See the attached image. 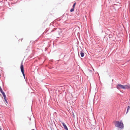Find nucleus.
Masks as SVG:
<instances>
[{
	"label": "nucleus",
	"mask_w": 130,
	"mask_h": 130,
	"mask_svg": "<svg viewBox=\"0 0 130 130\" xmlns=\"http://www.w3.org/2000/svg\"><path fill=\"white\" fill-rule=\"evenodd\" d=\"M0 130H1V128H0Z\"/></svg>",
	"instance_id": "17"
},
{
	"label": "nucleus",
	"mask_w": 130,
	"mask_h": 130,
	"mask_svg": "<svg viewBox=\"0 0 130 130\" xmlns=\"http://www.w3.org/2000/svg\"><path fill=\"white\" fill-rule=\"evenodd\" d=\"M128 110L127 109V112H126V113H127L128 112Z\"/></svg>",
	"instance_id": "14"
},
{
	"label": "nucleus",
	"mask_w": 130,
	"mask_h": 130,
	"mask_svg": "<svg viewBox=\"0 0 130 130\" xmlns=\"http://www.w3.org/2000/svg\"><path fill=\"white\" fill-rule=\"evenodd\" d=\"M76 4V3H74V4H73V7L74 8V7H75V5Z\"/></svg>",
	"instance_id": "10"
},
{
	"label": "nucleus",
	"mask_w": 130,
	"mask_h": 130,
	"mask_svg": "<svg viewBox=\"0 0 130 130\" xmlns=\"http://www.w3.org/2000/svg\"><path fill=\"white\" fill-rule=\"evenodd\" d=\"M62 124L63 126L64 129L66 130H68V128H67V127L66 126L65 124L64 123H63V122L62 123Z\"/></svg>",
	"instance_id": "5"
},
{
	"label": "nucleus",
	"mask_w": 130,
	"mask_h": 130,
	"mask_svg": "<svg viewBox=\"0 0 130 130\" xmlns=\"http://www.w3.org/2000/svg\"><path fill=\"white\" fill-rule=\"evenodd\" d=\"M130 107H129V106H128V107H127V109L128 110H129L130 109Z\"/></svg>",
	"instance_id": "13"
},
{
	"label": "nucleus",
	"mask_w": 130,
	"mask_h": 130,
	"mask_svg": "<svg viewBox=\"0 0 130 130\" xmlns=\"http://www.w3.org/2000/svg\"><path fill=\"white\" fill-rule=\"evenodd\" d=\"M123 87V85L121 84H118L117 85V88L119 90L120 89H122Z\"/></svg>",
	"instance_id": "4"
},
{
	"label": "nucleus",
	"mask_w": 130,
	"mask_h": 130,
	"mask_svg": "<svg viewBox=\"0 0 130 130\" xmlns=\"http://www.w3.org/2000/svg\"><path fill=\"white\" fill-rule=\"evenodd\" d=\"M31 130H35V129H32Z\"/></svg>",
	"instance_id": "16"
},
{
	"label": "nucleus",
	"mask_w": 130,
	"mask_h": 130,
	"mask_svg": "<svg viewBox=\"0 0 130 130\" xmlns=\"http://www.w3.org/2000/svg\"><path fill=\"white\" fill-rule=\"evenodd\" d=\"M3 95V96H6V95L4 93V92H3V93H2Z\"/></svg>",
	"instance_id": "11"
},
{
	"label": "nucleus",
	"mask_w": 130,
	"mask_h": 130,
	"mask_svg": "<svg viewBox=\"0 0 130 130\" xmlns=\"http://www.w3.org/2000/svg\"><path fill=\"white\" fill-rule=\"evenodd\" d=\"M4 100H5V101H6V102L7 103V101L6 100V96H4Z\"/></svg>",
	"instance_id": "8"
},
{
	"label": "nucleus",
	"mask_w": 130,
	"mask_h": 130,
	"mask_svg": "<svg viewBox=\"0 0 130 130\" xmlns=\"http://www.w3.org/2000/svg\"><path fill=\"white\" fill-rule=\"evenodd\" d=\"M130 88V85L128 84L126 85L123 86V89H128Z\"/></svg>",
	"instance_id": "3"
},
{
	"label": "nucleus",
	"mask_w": 130,
	"mask_h": 130,
	"mask_svg": "<svg viewBox=\"0 0 130 130\" xmlns=\"http://www.w3.org/2000/svg\"><path fill=\"white\" fill-rule=\"evenodd\" d=\"M74 8H72L70 10V11L71 12H72L73 11H74Z\"/></svg>",
	"instance_id": "9"
},
{
	"label": "nucleus",
	"mask_w": 130,
	"mask_h": 130,
	"mask_svg": "<svg viewBox=\"0 0 130 130\" xmlns=\"http://www.w3.org/2000/svg\"><path fill=\"white\" fill-rule=\"evenodd\" d=\"M101 119V120H100V121H102V118H101V119Z\"/></svg>",
	"instance_id": "15"
},
{
	"label": "nucleus",
	"mask_w": 130,
	"mask_h": 130,
	"mask_svg": "<svg viewBox=\"0 0 130 130\" xmlns=\"http://www.w3.org/2000/svg\"><path fill=\"white\" fill-rule=\"evenodd\" d=\"M22 40H23V39L22 38V39H20L19 40V41H20V42H22Z\"/></svg>",
	"instance_id": "12"
},
{
	"label": "nucleus",
	"mask_w": 130,
	"mask_h": 130,
	"mask_svg": "<svg viewBox=\"0 0 130 130\" xmlns=\"http://www.w3.org/2000/svg\"><path fill=\"white\" fill-rule=\"evenodd\" d=\"M80 55L82 57H83L84 56V54L83 52V51H81L80 52Z\"/></svg>",
	"instance_id": "6"
},
{
	"label": "nucleus",
	"mask_w": 130,
	"mask_h": 130,
	"mask_svg": "<svg viewBox=\"0 0 130 130\" xmlns=\"http://www.w3.org/2000/svg\"><path fill=\"white\" fill-rule=\"evenodd\" d=\"M0 91L2 93H3L4 92L3 91L1 87L0 86Z\"/></svg>",
	"instance_id": "7"
},
{
	"label": "nucleus",
	"mask_w": 130,
	"mask_h": 130,
	"mask_svg": "<svg viewBox=\"0 0 130 130\" xmlns=\"http://www.w3.org/2000/svg\"><path fill=\"white\" fill-rule=\"evenodd\" d=\"M21 72L23 75V76L24 78H25V74L24 73V67L23 66V65L22 63L21 64Z\"/></svg>",
	"instance_id": "2"
},
{
	"label": "nucleus",
	"mask_w": 130,
	"mask_h": 130,
	"mask_svg": "<svg viewBox=\"0 0 130 130\" xmlns=\"http://www.w3.org/2000/svg\"><path fill=\"white\" fill-rule=\"evenodd\" d=\"M115 122V126L116 127L120 128H123V124L121 121L120 122L119 121H116Z\"/></svg>",
	"instance_id": "1"
}]
</instances>
